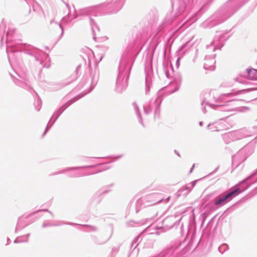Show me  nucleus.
<instances>
[{"instance_id": "obj_1", "label": "nucleus", "mask_w": 257, "mask_h": 257, "mask_svg": "<svg viewBox=\"0 0 257 257\" xmlns=\"http://www.w3.org/2000/svg\"><path fill=\"white\" fill-rule=\"evenodd\" d=\"M1 44H6V51L10 60L11 55L15 52H23L29 55L32 60H34L36 65L39 64V74L43 68H49L51 66L49 55L43 51L32 45L22 43V40L16 33V29L13 25L7 24L3 19L0 24Z\"/></svg>"}, {"instance_id": "obj_2", "label": "nucleus", "mask_w": 257, "mask_h": 257, "mask_svg": "<svg viewBox=\"0 0 257 257\" xmlns=\"http://www.w3.org/2000/svg\"><path fill=\"white\" fill-rule=\"evenodd\" d=\"M172 7L175 11L173 16H167L162 23L159 26L156 34L151 42V47L154 52L158 44L161 42V37L168 27L173 25L181 28L188 23L189 25L194 23L200 16L202 8L200 9L198 14L196 12L191 13V10L197 2V0H170Z\"/></svg>"}, {"instance_id": "obj_3", "label": "nucleus", "mask_w": 257, "mask_h": 257, "mask_svg": "<svg viewBox=\"0 0 257 257\" xmlns=\"http://www.w3.org/2000/svg\"><path fill=\"white\" fill-rule=\"evenodd\" d=\"M148 28H143L137 30L135 33L134 45H128L123 53L117 68L115 88L116 92L121 93L126 89L132 66L139 53L138 47L148 37Z\"/></svg>"}, {"instance_id": "obj_4", "label": "nucleus", "mask_w": 257, "mask_h": 257, "mask_svg": "<svg viewBox=\"0 0 257 257\" xmlns=\"http://www.w3.org/2000/svg\"><path fill=\"white\" fill-rule=\"evenodd\" d=\"M126 0H107L99 5L79 10L72 17L69 16L64 17L62 21L65 23H70L73 19L79 16L87 17L93 34V39L97 41V32H99L100 29L96 21L93 18L97 16L111 15L118 12L123 7Z\"/></svg>"}, {"instance_id": "obj_5", "label": "nucleus", "mask_w": 257, "mask_h": 257, "mask_svg": "<svg viewBox=\"0 0 257 257\" xmlns=\"http://www.w3.org/2000/svg\"><path fill=\"white\" fill-rule=\"evenodd\" d=\"M256 182L257 169L242 181L223 192L217 196L212 201L207 203L205 207L206 210L202 212L201 215L202 219V224L204 223L206 217L209 214V212L207 211L208 208L213 210L224 205Z\"/></svg>"}, {"instance_id": "obj_6", "label": "nucleus", "mask_w": 257, "mask_h": 257, "mask_svg": "<svg viewBox=\"0 0 257 257\" xmlns=\"http://www.w3.org/2000/svg\"><path fill=\"white\" fill-rule=\"evenodd\" d=\"M91 84L89 87L88 88V90L87 91L84 90L82 93L79 94L77 96H75L73 98L71 99L69 101H68L67 102H66L65 104L62 105L61 107H60L57 110H56L51 116L50 119L49 120V121L48 122L47 125L45 128V130L44 132V133L42 135V137H44L47 132L50 129V128L52 126V125L54 124V123L55 122V121L57 120V119L59 118L60 115L63 112V111L67 108L71 104H72L73 103L75 102L76 101L79 100V99L81 98L83 96H84L87 94L90 93L95 87V85H96L98 78H99V73H98V70H97L96 68V64H95V68L94 70V73L92 76V74H91Z\"/></svg>"}, {"instance_id": "obj_7", "label": "nucleus", "mask_w": 257, "mask_h": 257, "mask_svg": "<svg viewBox=\"0 0 257 257\" xmlns=\"http://www.w3.org/2000/svg\"><path fill=\"white\" fill-rule=\"evenodd\" d=\"M190 235V239L186 246L182 247V244L179 242L177 246H173L163 250L157 257H182L183 255L197 242L196 240L195 229L189 227L188 225L187 228V236L189 237Z\"/></svg>"}, {"instance_id": "obj_8", "label": "nucleus", "mask_w": 257, "mask_h": 257, "mask_svg": "<svg viewBox=\"0 0 257 257\" xmlns=\"http://www.w3.org/2000/svg\"><path fill=\"white\" fill-rule=\"evenodd\" d=\"M248 89H241L239 90H232V92L228 93L222 94L215 100L217 104H214L206 102L205 104L212 108L223 111H233L235 109L234 103L237 100L235 99H230L231 96L243 94L248 92Z\"/></svg>"}, {"instance_id": "obj_9", "label": "nucleus", "mask_w": 257, "mask_h": 257, "mask_svg": "<svg viewBox=\"0 0 257 257\" xmlns=\"http://www.w3.org/2000/svg\"><path fill=\"white\" fill-rule=\"evenodd\" d=\"M170 196L165 199L163 195L159 193H153L139 199L136 203V212L138 213L142 208L152 206L161 202L165 203L170 200Z\"/></svg>"}, {"instance_id": "obj_10", "label": "nucleus", "mask_w": 257, "mask_h": 257, "mask_svg": "<svg viewBox=\"0 0 257 257\" xmlns=\"http://www.w3.org/2000/svg\"><path fill=\"white\" fill-rule=\"evenodd\" d=\"M248 137H254L255 142H257V126H253L248 131V134L245 133V130H241L225 134L223 136V138L225 143L228 144L229 141L227 140L228 139L234 141L236 140H239L242 138Z\"/></svg>"}, {"instance_id": "obj_11", "label": "nucleus", "mask_w": 257, "mask_h": 257, "mask_svg": "<svg viewBox=\"0 0 257 257\" xmlns=\"http://www.w3.org/2000/svg\"><path fill=\"white\" fill-rule=\"evenodd\" d=\"M123 155H120L116 156H109L105 157H92V159H100L102 158H109V159H113L112 161L108 162V163H96V164H93V165H86V166H79L78 167H83L80 168V169H95L94 171H92V172L94 173L93 174L98 173L99 172L105 171L109 168H110V166L108 165V164L114 162L116 161L117 160L120 159V158L122 157Z\"/></svg>"}, {"instance_id": "obj_12", "label": "nucleus", "mask_w": 257, "mask_h": 257, "mask_svg": "<svg viewBox=\"0 0 257 257\" xmlns=\"http://www.w3.org/2000/svg\"><path fill=\"white\" fill-rule=\"evenodd\" d=\"M162 100V96L160 95L152 98L149 102L144 106L145 113L148 114L154 111V118H156L157 115L159 116Z\"/></svg>"}, {"instance_id": "obj_13", "label": "nucleus", "mask_w": 257, "mask_h": 257, "mask_svg": "<svg viewBox=\"0 0 257 257\" xmlns=\"http://www.w3.org/2000/svg\"><path fill=\"white\" fill-rule=\"evenodd\" d=\"M181 217L177 216H169L164 218L162 221V226L160 228L165 229V231L171 228H176L180 223Z\"/></svg>"}, {"instance_id": "obj_14", "label": "nucleus", "mask_w": 257, "mask_h": 257, "mask_svg": "<svg viewBox=\"0 0 257 257\" xmlns=\"http://www.w3.org/2000/svg\"><path fill=\"white\" fill-rule=\"evenodd\" d=\"M10 74L14 82L17 85L27 90L32 89L31 86L28 83L29 82V79L26 74L20 75L16 73L17 75L19 78L15 77L11 73H10Z\"/></svg>"}, {"instance_id": "obj_15", "label": "nucleus", "mask_w": 257, "mask_h": 257, "mask_svg": "<svg viewBox=\"0 0 257 257\" xmlns=\"http://www.w3.org/2000/svg\"><path fill=\"white\" fill-rule=\"evenodd\" d=\"M231 30L223 31V33L218 36L216 35L213 41L211 42V45H214L213 51L222 48L225 44V42L230 37L231 35L225 37V35L229 33Z\"/></svg>"}, {"instance_id": "obj_16", "label": "nucleus", "mask_w": 257, "mask_h": 257, "mask_svg": "<svg viewBox=\"0 0 257 257\" xmlns=\"http://www.w3.org/2000/svg\"><path fill=\"white\" fill-rule=\"evenodd\" d=\"M113 186V184L104 186L97 191L91 197V201L92 202L95 203L96 204L100 203L102 199L101 196L103 194H106L109 192L110 190L109 188Z\"/></svg>"}, {"instance_id": "obj_17", "label": "nucleus", "mask_w": 257, "mask_h": 257, "mask_svg": "<svg viewBox=\"0 0 257 257\" xmlns=\"http://www.w3.org/2000/svg\"><path fill=\"white\" fill-rule=\"evenodd\" d=\"M67 176L69 178H78L93 175L90 169H74L67 172Z\"/></svg>"}, {"instance_id": "obj_18", "label": "nucleus", "mask_w": 257, "mask_h": 257, "mask_svg": "<svg viewBox=\"0 0 257 257\" xmlns=\"http://www.w3.org/2000/svg\"><path fill=\"white\" fill-rule=\"evenodd\" d=\"M33 215H31V213L26 217L21 216L19 217L17 224L15 228V232L17 233L18 231L21 230L26 227L27 225L30 224V223L34 222L38 218H40V216L36 217V218L32 220V221L28 222L27 221L28 219H29L31 216Z\"/></svg>"}, {"instance_id": "obj_19", "label": "nucleus", "mask_w": 257, "mask_h": 257, "mask_svg": "<svg viewBox=\"0 0 257 257\" xmlns=\"http://www.w3.org/2000/svg\"><path fill=\"white\" fill-rule=\"evenodd\" d=\"M246 148H242L235 155L232 157V166L234 168L238 167L239 165L244 162L247 158L244 155H243V153Z\"/></svg>"}, {"instance_id": "obj_20", "label": "nucleus", "mask_w": 257, "mask_h": 257, "mask_svg": "<svg viewBox=\"0 0 257 257\" xmlns=\"http://www.w3.org/2000/svg\"><path fill=\"white\" fill-rule=\"evenodd\" d=\"M216 56V54H213L212 55H207L205 57V62L204 64L203 67L206 70H214L215 68V57Z\"/></svg>"}, {"instance_id": "obj_21", "label": "nucleus", "mask_w": 257, "mask_h": 257, "mask_svg": "<svg viewBox=\"0 0 257 257\" xmlns=\"http://www.w3.org/2000/svg\"><path fill=\"white\" fill-rule=\"evenodd\" d=\"M146 78H145V83H146V93L148 94L151 86H152V76L153 75V69L152 67L146 68L145 69Z\"/></svg>"}, {"instance_id": "obj_22", "label": "nucleus", "mask_w": 257, "mask_h": 257, "mask_svg": "<svg viewBox=\"0 0 257 257\" xmlns=\"http://www.w3.org/2000/svg\"><path fill=\"white\" fill-rule=\"evenodd\" d=\"M199 180H196L192 181L189 184L186 185L181 188L177 193L178 197L181 195V193L184 192L183 195L188 194L192 190V189L195 186L197 182Z\"/></svg>"}, {"instance_id": "obj_23", "label": "nucleus", "mask_w": 257, "mask_h": 257, "mask_svg": "<svg viewBox=\"0 0 257 257\" xmlns=\"http://www.w3.org/2000/svg\"><path fill=\"white\" fill-rule=\"evenodd\" d=\"M63 225H69L72 226H79L78 223H73L72 222H66L63 221H57L55 223H50L46 222H43L42 224V227L45 228L47 227H51V226H62Z\"/></svg>"}, {"instance_id": "obj_24", "label": "nucleus", "mask_w": 257, "mask_h": 257, "mask_svg": "<svg viewBox=\"0 0 257 257\" xmlns=\"http://www.w3.org/2000/svg\"><path fill=\"white\" fill-rule=\"evenodd\" d=\"M79 226H75L80 230L86 232H96L98 228L97 226L89 224H78Z\"/></svg>"}, {"instance_id": "obj_25", "label": "nucleus", "mask_w": 257, "mask_h": 257, "mask_svg": "<svg viewBox=\"0 0 257 257\" xmlns=\"http://www.w3.org/2000/svg\"><path fill=\"white\" fill-rule=\"evenodd\" d=\"M112 234V231L110 235L107 237H105L102 236H97L96 235H92L91 236L92 240L94 243L98 245H102L106 243L111 238Z\"/></svg>"}, {"instance_id": "obj_26", "label": "nucleus", "mask_w": 257, "mask_h": 257, "mask_svg": "<svg viewBox=\"0 0 257 257\" xmlns=\"http://www.w3.org/2000/svg\"><path fill=\"white\" fill-rule=\"evenodd\" d=\"M163 70L166 76L168 78H170L173 76L174 69L171 63H163Z\"/></svg>"}, {"instance_id": "obj_27", "label": "nucleus", "mask_w": 257, "mask_h": 257, "mask_svg": "<svg viewBox=\"0 0 257 257\" xmlns=\"http://www.w3.org/2000/svg\"><path fill=\"white\" fill-rule=\"evenodd\" d=\"M257 65V61L256 63ZM245 76L250 80H257V69L252 68H247L246 70Z\"/></svg>"}, {"instance_id": "obj_28", "label": "nucleus", "mask_w": 257, "mask_h": 257, "mask_svg": "<svg viewBox=\"0 0 257 257\" xmlns=\"http://www.w3.org/2000/svg\"><path fill=\"white\" fill-rule=\"evenodd\" d=\"M142 240V235L140 234L138 235L132 241L131 245V249H133V251L135 250Z\"/></svg>"}, {"instance_id": "obj_29", "label": "nucleus", "mask_w": 257, "mask_h": 257, "mask_svg": "<svg viewBox=\"0 0 257 257\" xmlns=\"http://www.w3.org/2000/svg\"><path fill=\"white\" fill-rule=\"evenodd\" d=\"M134 105L135 106V109L136 112L137 116L138 119V121L143 127H145V124L143 122V117L142 116L141 112L139 110V108L136 102H134Z\"/></svg>"}, {"instance_id": "obj_30", "label": "nucleus", "mask_w": 257, "mask_h": 257, "mask_svg": "<svg viewBox=\"0 0 257 257\" xmlns=\"http://www.w3.org/2000/svg\"><path fill=\"white\" fill-rule=\"evenodd\" d=\"M81 167H68V168L63 169L61 171L53 172V173H51L49 175V176H54V175H58V174H63V173H66L68 171H70L71 170H72L79 169Z\"/></svg>"}, {"instance_id": "obj_31", "label": "nucleus", "mask_w": 257, "mask_h": 257, "mask_svg": "<svg viewBox=\"0 0 257 257\" xmlns=\"http://www.w3.org/2000/svg\"><path fill=\"white\" fill-rule=\"evenodd\" d=\"M193 45V43H191V41H188L184 44L182 45V46L179 48V51L180 52L184 53L186 51L189 50Z\"/></svg>"}, {"instance_id": "obj_32", "label": "nucleus", "mask_w": 257, "mask_h": 257, "mask_svg": "<svg viewBox=\"0 0 257 257\" xmlns=\"http://www.w3.org/2000/svg\"><path fill=\"white\" fill-rule=\"evenodd\" d=\"M33 91L35 93L37 97V100L34 103L35 108L37 111H39L41 108L42 100L38 93L34 90H33Z\"/></svg>"}, {"instance_id": "obj_33", "label": "nucleus", "mask_w": 257, "mask_h": 257, "mask_svg": "<svg viewBox=\"0 0 257 257\" xmlns=\"http://www.w3.org/2000/svg\"><path fill=\"white\" fill-rule=\"evenodd\" d=\"M121 246V244H118L116 245L113 246L110 253V255L111 257H115L117 253L118 252L120 247Z\"/></svg>"}, {"instance_id": "obj_34", "label": "nucleus", "mask_w": 257, "mask_h": 257, "mask_svg": "<svg viewBox=\"0 0 257 257\" xmlns=\"http://www.w3.org/2000/svg\"><path fill=\"white\" fill-rule=\"evenodd\" d=\"M148 220H149V219L147 218V219H144L143 220L137 221H131L129 223V225L131 226H135V224H136L137 226H140V225L145 224Z\"/></svg>"}, {"instance_id": "obj_35", "label": "nucleus", "mask_w": 257, "mask_h": 257, "mask_svg": "<svg viewBox=\"0 0 257 257\" xmlns=\"http://www.w3.org/2000/svg\"><path fill=\"white\" fill-rule=\"evenodd\" d=\"M81 67V65H79L77 68H76V70L74 73L71 76V78H72V80L70 81L69 82H67L66 84L68 85L69 83H70L72 81L75 80L78 77V72L80 70V68Z\"/></svg>"}, {"instance_id": "obj_36", "label": "nucleus", "mask_w": 257, "mask_h": 257, "mask_svg": "<svg viewBox=\"0 0 257 257\" xmlns=\"http://www.w3.org/2000/svg\"><path fill=\"white\" fill-rule=\"evenodd\" d=\"M218 249L221 254H223L229 249V246L226 243H223L218 247Z\"/></svg>"}, {"instance_id": "obj_37", "label": "nucleus", "mask_w": 257, "mask_h": 257, "mask_svg": "<svg viewBox=\"0 0 257 257\" xmlns=\"http://www.w3.org/2000/svg\"><path fill=\"white\" fill-rule=\"evenodd\" d=\"M41 211H45L49 212L52 216H53V213L50 210H49L48 209H39L38 210H36L35 211H34L32 213H31V215H35V214L41 212Z\"/></svg>"}, {"instance_id": "obj_38", "label": "nucleus", "mask_w": 257, "mask_h": 257, "mask_svg": "<svg viewBox=\"0 0 257 257\" xmlns=\"http://www.w3.org/2000/svg\"><path fill=\"white\" fill-rule=\"evenodd\" d=\"M86 83V79L83 78L82 81L80 82V83L77 86L76 89L78 90H80L83 88L84 85Z\"/></svg>"}, {"instance_id": "obj_39", "label": "nucleus", "mask_w": 257, "mask_h": 257, "mask_svg": "<svg viewBox=\"0 0 257 257\" xmlns=\"http://www.w3.org/2000/svg\"><path fill=\"white\" fill-rule=\"evenodd\" d=\"M25 1L27 4L30 7L32 6L34 8L35 5L38 4L37 2L35 0H24Z\"/></svg>"}, {"instance_id": "obj_40", "label": "nucleus", "mask_w": 257, "mask_h": 257, "mask_svg": "<svg viewBox=\"0 0 257 257\" xmlns=\"http://www.w3.org/2000/svg\"><path fill=\"white\" fill-rule=\"evenodd\" d=\"M21 238H22V236L17 237L14 241V243H21V242H27L29 240V239H25V240H21Z\"/></svg>"}, {"instance_id": "obj_41", "label": "nucleus", "mask_w": 257, "mask_h": 257, "mask_svg": "<svg viewBox=\"0 0 257 257\" xmlns=\"http://www.w3.org/2000/svg\"><path fill=\"white\" fill-rule=\"evenodd\" d=\"M213 223H214V220L212 218V219H211L209 221V222L207 224L206 227V229H210V228L211 227V226L213 225Z\"/></svg>"}, {"instance_id": "obj_42", "label": "nucleus", "mask_w": 257, "mask_h": 257, "mask_svg": "<svg viewBox=\"0 0 257 257\" xmlns=\"http://www.w3.org/2000/svg\"><path fill=\"white\" fill-rule=\"evenodd\" d=\"M56 24L58 25L60 28L61 29V35H60V38L63 36V34H64V28L62 26V25H61V24L60 23H58L57 22H56Z\"/></svg>"}, {"instance_id": "obj_43", "label": "nucleus", "mask_w": 257, "mask_h": 257, "mask_svg": "<svg viewBox=\"0 0 257 257\" xmlns=\"http://www.w3.org/2000/svg\"><path fill=\"white\" fill-rule=\"evenodd\" d=\"M249 107H248L247 106H243L239 108V111H245L246 110H249Z\"/></svg>"}, {"instance_id": "obj_44", "label": "nucleus", "mask_w": 257, "mask_h": 257, "mask_svg": "<svg viewBox=\"0 0 257 257\" xmlns=\"http://www.w3.org/2000/svg\"><path fill=\"white\" fill-rule=\"evenodd\" d=\"M180 57H178L177 58V60H176V66L177 67H179V65H180Z\"/></svg>"}, {"instance_id": "obj_45", "label": "nucleus", "mask_w": 257, "mask_h": 257, "mask_svg": "<svg viewBox=\"0 0 257 257\" xmlns=\"http://www.w3.org/2000/svg\"><path fill=\"white\" fill-rule=\"evenodd\" d=\"M30 233H28L25 235H22V238H26L25 239H28V237L30 236Z\"/></svg>"}, {"instance_id": "obj_46", "label": "nucleus", "mask_w": 257, "mask_h": 257, "mask_svg": "<svg viewBox=\"0 0 257 257\" xmlns=\"http://www.w3.org/2000/svg\"><path fill=\"white\" fill-rule=\"evenodd\" d=\"M179 87H180L179 85H177L176 86L175 89L174 90L172 91L171 93H173V92H175L178 91L179 89Z\"/></svg>"}, {"instance_id": "obj_47", "label": "nucleus", "mask_w": 257, "mask_h": 257, "mask_svg": "<svg viewBox=\"0 0 257 257\" xmlns=\"http://www.w3.org/2000/svg\"><path fill=\"white\" fill-rule=\"evenodd\" d=\"M166 51H167V48H166V46H165L164 47V57H166Z\"/></svg>"}, {"instance_id": "obj_48", "label": "nucleus", "mask_w": 257, "mask_h": 257, "mask_svg": "<svg viewBox=\"0 0 257 257\" xmlns=\"http://www.w3.org/2000/svg\"><path fill=\"white\" fill-rule=\"evenodd\" d=\"M194 167H195V164H193V165L192 166V167H191V168L190 169V170L189 171V173H191L194 168Z\"/></svg>"}, {"instance_id": "obj_49", "label": "nucleus", "mask_w": 257, "mask_h": 257, "mask_svg": "<svg viewBox=\"0 0 257 257\" xmlns=\"http://www.w3.org/2000/svg\"><path fill=\"white\" fill-rule=\"evenodd\" d=\"M152 246H153V242H152V241H151V242L150 243V245H147V244L145 245V246L147 247H152Z\"/></svg>"}, {"instance_id": "obj_50", "label": "nucleus", "mask_w": 257, "mask_h": 257, "mask_svg": "<svg viewBox=\"0 0 257 257\" xmlns=\"http://www.w3.org/2000/svg\"><path fill=\"white\" fill-rule=\"evenodd\" d=\"M202 111H203L204 113L206 112V107H205V106H203V107H202Z\"/></svg>"}, {"instance_id": "obj_51", "label": "nucleus", "mask_w": 257, "mask_h": 257, "mask_svg": "<svg viewBox=\"0 0 257 257\" xmlns=\"http://www.w3.org/2000/svg\"><path fill=\"white\" fill-rule=\"evenodd\" d=\"M89 162L91 164V165L95 164L94 163L95 162V161L94 160H91Z\"/></svg>"}, {"instance_id": "obj_52", "label": "nucleus", "mask_w": 257, "mask_h": 257, "mask_svg": "<svg viewBox=\"0 0 257 257\" xmlns=\"http://www.w3.org/2000/svg\"><path fill=\"white\" fill-rule=\"evenodd\" d=\"M219 166H217V167H216V168L214 170V171L212 172V173H214L216 172L218 170V169H219Z\"/></svg>"}, {"instance_id": "obj_53", "label": "nucleus", "mask_w": 257, "mask_h": 257, "mask_svg": "<svg viewBox=\"0 0 257 257\" xmlns=\"http://www.w3.org/2000/svg\"><path fill=\"white\" fill-rule=\"evenodd\" d=\"M201 238H200L199 241L197 242V244L196 245L195 248H196L198 246H199V244L201 243Z\"/></svg>"}, {"instance_id": "obj_54", "label": "nucleus", "mask_w": 257, "mask_h": 257, "mask_svg": "<svg viewBox=\"0 0 257 257\" xmlns=\"http://www.w3.org/2000/svg\"><path fill=\"white\" fill-rule=\"evenodd\" d=\"M180 231L183 235V224H182L181 226L180 227Z\"/></svg>"}, {"instance_id": "obj_55", "label": "nucleus", "mask_w": 257, "mask_h": 257, "mask_svg": "<svg viewBox=\"0 0 257 257\" xmlns=\"http://www.w3.org/2000/svg\"><path fill=\"white\" fill-rule=\"evenodd\" d=\"M171 39H172V38L171 37H170L168 40H167V43H169L170 42V41H171Z\"/></svg>"}, {"instance_id": "obj_56", "label": "nucleus", "mask_w": 257, "mask_h": 257, "mask_svg": "<svg viewBox=\"0 0 257 257\" xmlns=\"http://www.w3.org/2000/svg\"><path fill=\"white\" fill-rule=\"evenodd\" d=\"M174 152L176 153V154H177L179 156H180V154L178 151H177L176 150H175Z\"/></svg>"}, {"instance_id": "obj_57", "label": "nucleus", "mask_w": 257, "mask_h": 257, "mask_svg": "<svg viewBox=\"0 0 257 257\" xmlns=\"http://www.w3.org/2000/svg\"><path fill=\"white\" fill-rule=\"evenodd\" d=\"M9 241H10V239L9 237H8V238H7V242H7V243L6 244V245H8V244H9Z\"/></svg>"}, {"instance_id": "obj_58", "label": "nucleus", "mask_w": 257, "mask_h": 257, "mask_svg": "<svg viewBox=\"0 0 257 257\" xmlns=\"http://www.w3.org/2000/svg\"><path fill=\"white\" fill-rule=\"evenodd\" d=\"M199 124L200 126H203V122L202 121H200L199 123Z\"/></svg>"}, {"instance_id": "obj_59", "label": "nucleus", "mask_w": 257, "mask_h": 257, "mask_svg": "<svg viewBox=\"0 0 257 257\" xmlns=\"http://www.w3.org/2000/svg\"><path fill=\"white\" fill-rule=\"evenodd\" d=\"M210 125H211V124L210 123V124H209L207 125V128H208V129H209V128H209V127H210Z\"/></svg>"}, {"instance_id": "obj_60", "label": "nucleus", "mask_w": 257, "mask_h": 257, "mask_svg": "<svg viewBox=\"0 0 257 257\" xmlns=\"http://www.w3.org/2000/svg\"><path fill=\"white\" fill-rule=\"evenodd\" d=\"M54 22V21L53 20L52 21H51L50 22V24H52V23H53Z\"/></svg>"}, {"instance_id": "obj_61", "label": "nucleus", "mask_w": 257, "mask_h": 257, "mask_svg": "<svg viewBox=\"0 0 257 257\" xmlns=\"http://www.w3.org/2000/svg\"><path fill=\"white\" fill-rule=\"evenodd\" d=\"M102 56L101 57L99 61H101L102 60Z\"/></svg>"}, {"instance_id": "obj_62", "label": "nucleus", "mask_w": 257, "mask_h": 257, "mask_svg": "<svg viewBox=\"0 0 257 257\" xmlns=\"http://www.w3.org/2000/svg\"><path fill=\"white\" fill-rule=\"evenodd\" d=\"M24 238H21V240H25V239H23Z\"/></svg>"}, {"instance_id": "obj_63", "label": "nucleus", "mask_w": 257, "mask_h": 257, "mask_svg": "<svg viewBox=\"0 0 257 257\" xmlns=\"http://www.w3.org/2000/svg\"><path fill=\"white\" fill-rule=\"evenodd\" d=\"M204 101L201 103V105H203V103H204Z\"/></svg>"}, {"instance_id": "obj_64", "label": "nucleus", "mask_w": 257, "mask_h": 257, "mask_svg": "<svg viewBox=\"0 0 257 257\" xmlns=\"http://www.w3.org/2000/svg\"><path fill=\"white\" fill-rule=\"evenodd\" d=\"M209 46H207V48H209Z\"/></svg>"}]
</instances>
